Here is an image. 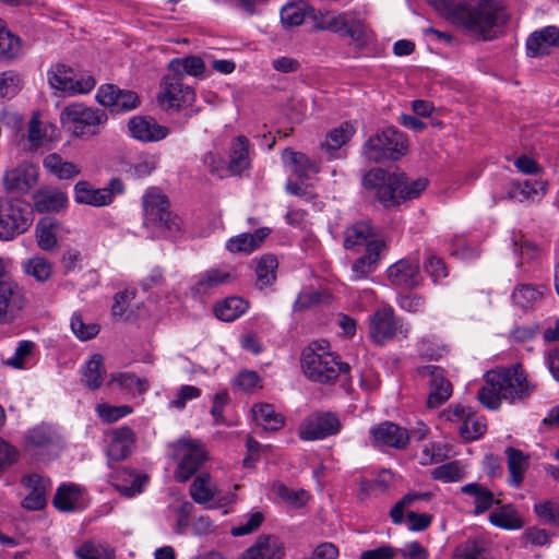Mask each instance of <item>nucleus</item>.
Instances as JSON below:
<instances>
[{"label": "nucleus", "mask_w": 559, "mask_h": 559, "mask_svg": "<svg viewBox=\"0 0 559 559\" xmlns=\"http://www.w3.org/2000/svg\"><path fill=\"white\" fill-rule=\"evenodd\" d=\"M429 4L442 17L483 40L499 37L510 19L498 0H429Z\"/></svg>", "instance_id": "1"}, {"label": "nucleus", "mask_w": 559, "mask_h": 559, "mask_svg": "<svg viewBox=\"0 0 559 559\" xmlns=\"http://www.w3.org/2000/svg\"><path fill=\"white\" fill-rule=\"evenodd\" d=\"M485 381L486 385L479 389L477 397L489 409H498L501 400L513 403L530 396L535 390L520 365L487 371Z\"/></svg>", "instance_id": "2"}, {"label": "nucleus", "mask_w": 559, "mask_h": 559, "mask_svg": "<svg viewBox=\"0 0 559 559\" xmlns=\"http://www.w3.org/2000/svg\"><path fill=\"white\" fill-rule=\"evenodd\" d=\"M362 187L385 207H391L399 205L401 201L418 198L426 189L427 180L419 178L411 181L404 173L391 174L374 168L364 176Z\"/></svg>", "instance_id": "3"}, {"label": "nucleus", "mask_w": 559, "mask_h": 559, "mask_svg": "<svg viewBox=\"0 0 559 559\" xmlns=\"http://www.w3.org/2000/svg\"><path fill=\"white\" fill-rule=\"evenodd\" d=\"M144 225L155 234L174 238L181 231V218L169 210L168 198L158 189H148L142 199Z\"/></svg>", "instance_id": "4"}, {"label": "nucleus", "mask_w": 559, "mask_h": 559, "mask_svg": "<svg viewBox=\"0 0 559 559\" xmlns=\"http://www.w3.org/2000/svg\"><path fill=\"white\" fill-rule=\"evenodd\" d=\"M301 367L308 379L319 383H329L349 370V366L338 361L336 356L312 345L302 350Z\"/></svg>", "instance_id": "5"}, {"label": "nucleus", "mask_w": 559, "mask_h": 559, "mask_svg": "<svg viewBox=\"0 0 559 559\" xmlns=\"http://www.w3.org/2000/svg\"><path fill=\"white\" fill-rule=\"evenodd\" d=\"M34 221L31 205L19 198H0V240L26 233Z\"/></svg>", "instance_id": "6"}, {"label": "nucleus", "mask_w": 559, "mask_h": 559, "mask_svg": "<svg viewBox=\"0 0 559 559\" xmlns=\"http://www.w3.org/2000/svg\"><path fill=\"white\" fill-rule=\"evenodd\" d=\"M407 153V140L395 128H386L364 144V155L370 162L397 160Z\"/></svg>", "instance_id": "7"}, {"label": "nucleus", "mask_w": 559, "mask_h": 559, "mask_svg": "<svg viewBox=\"0 0 559 559\" xmlns=\"http://www.w3.org/2000/svg\"><path fill=\"white\" fill-rule=\"evenodd\" d=\"M61 120L75 136L91 138L98 134L100 127L107 121V115L102 109L75 103L62 110Z\"/></svg>", "instance_id": "8"}, {"label": "nucleus", "mask_w": 559, "mask_h": 559, "mask_svg": "<svg viewBox=\"0 0 559 559\" xmlns=\"http://www.w3.org/2000/svg\"><path fill=\"white\" fill-rule=\"evenodd\" d=\"M156 100L165 111H179L193 104L195 93L180 76L170 73L163 76Z\"/></svg>", "instance_id": "9"}, {"label": "nucleus", "mask_w": 559, "mask_h": 559, "mask_svg": "<svg viewBox=\"0 0 559 559\" xmlns=\"http://www.w3.org/2000/svg\"><path fill=\"white\" fill-rule=\"evenodd\" d=\"M409 332L391 307H382L369 317V336L374 344L383 345L399 335L407 337Z\"/></svg>", "instance_id": "10"}, {"label": "nucleus", "mask_w": 559, "mask_h": 559, "mask_svg": "<svg viewBox=\"0 0 559 559\" xmlns=\"http://www.w3.org/2000/svg\"><path fill=\"white\" fill-rule=\"evenodd\" d=\"M429 492H409L397 501L390 511V516L394 524H402L404 515L407 522V528L413 532H421L428 528L432 522V515L427 513H417L411 510L418 501L429 500Z\"/></svg>", "instance_id": "11"}, {"label": "nucleus", "mask_w": 559, "mask_h": 559, "mask_svg": "<svg viewBox=\"0 0 559 559\" xmlns=\"http://www.w3.org/2000/svg\"><path fill=\"white\" fill-rule=\"evenodd\" d=\"M317 23L320 29L348 36L357 43H364L368 39L369 29L367 25L361 20L356 19L350 12L338 14L320 13Z\"/></svg>", "instance_id": "12"}, {"label": "nucleus", "mask_w": 559, "mask_h": 559, "mask_svg": "<svg viewBox=\"0 0 559 559\" xmlns=\"http://www.w3.org/2000/svg\"><path fill=\"white\" fill-rule=\"evenodd\" d=\"M48 82L52 88L68 95L86 94L96 85L92 75L76 74L64 64H58L55 70L48 73Z\"/></svg>", "instance_id": "13"}, {"label": "nucleus", "mask_w": 559, "mask_h": 559, "mask_svg": "<svg viewBox=\"0 0 559 559\" xmlns=\"http://www.w3.org/2000/svg\"><path fill=\"white\" fill-rule=\"evenodd\" d=\"M341 421L336 414L317 412L306 417L299 426L298 435L301 440H321L334 436L341 430Z\"/></svg>", "instance_id": "14"}, {"label": "nucleus", "mask_w": 559, "mask_h": 559, "mask_svg": "<svg viewBox=\"0 0 559 559\" xmlns=\"http://www.w3.org/2000/svg\"><path fill=\"white\" fill-rule=\"evenodd\" d=\"M176 449L181 460L175 471V478L180 483H186L198 472L207 455L198 441L185 438L177 441Z\"/></svg>", "instance_id": "15"}, {"label": "nucleus", "mask_w": 559, "mask_h": 559, "mask_svg": "<svg viewBox=\"0 0 559 559\" xmlns=\"http://www.w3.org/2000/svg\"><path fill=\"white\" fill-rule=\"evenodd\" d=\"M419 374L428 380L429 395L427 405L437 408L452 395V384L447 379L444 370L438 366L427 365L418 369Z\"/></svg>", "instance_id": "16"}, {"label": "nucleus", "mask_w": 559, "mask_h": 559, "mask_svg": "<svg viewBox=\"0 0 559 559\" xmlns=\"http://www.w3.org/2000/svg\"><path fill=\"white\" fill-rule=\"evenodd\" d=\"M25 304L24 293L16 283L0 281V324L13 322Z\"/></svg>", "instance_id": "17"}, {"label": "nucleus", "mask_w": 559, "mask_h": 559, "mask_svg": "<svg viewBox=\"0 0 559 559\" xmlns=\"http://www.w3.org/2000/svg\"><path fill=\"white\" fill-rule=\"evenodd\" d=\"M372 444L374 447H388L405 449L409 442V433L405 428L392 421H383L370 429Z\"/></svg>", "instance_id": "18"}, {"label": "nucleus", "mask_w": 559, "mask_h": 559, "mask_svg": "<svg viewBox=\"0 0 559 559\" xmlns=\"http://www.w3.org/2000/svg\"><path fill=\"white\" fill-rule=\"evenodd\" d=\"M37 168L28 163H23L5 171L3 185L8 192L25 193L37 182Z\"/></svg>", "instance_id": "19"}, {"label": "nucleus", "mask_w": 559, "mask_h": 559, "mask_svg": "<svg viewBox=\"0 0 559 559\" xmlns=\"http://www.w3.org/2000/svg\"><path fill=\"white\" fill-rule=\"evenodd\" d=\"M21 484L28 490L22 501V507L32 511L43 509L46 506V497L50 488L49 479L34 473L23 477Z\"/></svg>", "instance_id": "20"}, {"label": "nucleus", "mask_w": 559, "mask_h": 559, "mask_svg": "<svg viewBox=\"0 0 559 559\" xmlns=\"http://www.w3.org/2000/svg\"><path fill=\"white\" fill-rule=\"evenodd\" d=\"M131 135L141 142H158L170 133L169 128L157 123L153 118L136 116L128 123Z\"/></svg>", "instance_id": "21"}, {"label": "nucleus", "mask_w": 559, "mask_h": 559, "mask_svg": "<svg viewBox=\"0 0 559 559\" xmlns=\"http://www.w3.org/2000/svg\"><path fill=\"white\" fill-rule=\"evenodd\" d=\"M391 284L400 287H415L420 284L419 263L414 259H402L388 269Z\"/></svg>", "instance_id": "22"}, {"label": "nucleus", "mask_w": 559, "mask_h": 559, "mask_svg": "<svg viewBox=\"0 0 559 559\" xmlns=\"http://www.w3.org/2000/svg\"><path fill=\"white\" fill-rule=\"evenodd\" d=\"M285 555L284 544L274 535H261L249 547L241 559H283Z\"/></svg>", "instance_id": "23"}, {"label": "nucleus", "mask_w": 559, "mask_h": 559, "mask_svg": "<svg viewBox=\"0 0 559 559\" xmlns=\"http://www.w3.org/2000/svg\"><path fill=\"white\" fill-rule=\"evenodd\" d=\"M552 47H559V28L556 26H547L536 31L526 40L528 57L535 58L548 55Z\"/></svg>", "instance_id": "24"}, {"label": "nucleus", "mask_w": 559, "mask_h": 559, "mask_svg": "<svg viewBox=\"0 0 559 559\" xmlns=\"http://www.w3.org/2000/svg\"><path fill=\"white\" fill-rule=\"evenodd\" d=\"M230 278V273L226 271L218 269L207 270L195 276L194 282L190 287L191 295L194 298L202 300L203 297L210 295L215 288L228 283Z\"/></svg>", "instance_id": "25"}, {"label": "nucleus", "mask_w": 559, "mask_h": 559, "mask_svg": "<svg viewBox=\"0 0 559 559\" xmlns=\"http://www.w3.org/2000/svg\"><path fill=\"white\" fill-rule=\"evenodd\" d=\"M110 443L107 448V456L111 461H121L127 459L135 442L134 432L127 426L116 428L110 431Z\"/></svg>", "instance_id": "26"}, {"label": "nucleus", "mask_w": 559, "mask_h": 559, "mask_svg": "<svg viewBox=\"0 0 559 559\" xmlns=\"http://www.w3.org/2000/svg\"><path fill=\"white\" fill-rule=\"evenodd\" d=\"M461 491L473 499L475 515H480L493 506H499L500 500L495 498L491 490L478 483H469L461 487Z\"/></svg>", "instance_id": "27"}, {"label": "nucleus", "mask_w": 559, "mask_h": 559, "mask_svg": "<svg viewBox=\"0 0 559 559\" xmlns=\"http://www.w3.org/2000/svg\"><path fill=\"white\" fill-rule=\"evenodd\" d=\"M34 207L39 213L59 212L67 207L68 197L56 188H41L33 197Z\"/></svg>", "instance_id": "28"}, {"label": "nucleus", "mask_w": 559, "mask_h": 559, "mask_svg": "<svg viewBox=\"0 0 559 559\" xmlns=\"http://www.w3.org/2000/svg\"><path fill=\"white\" fill-rule=\"evenodd\" d=\"M384 249V242L380 239H374L368 242L366 253L358 258L352 266V278L361 280L368 276L379 260L380 252Z\"/></svg>", "instance_id": "29"}, {"label": "nucleus", "mask_w": 559, "mask_h": 559, "mask_svg": "<svg viewBox=\"0 0 559 559\" xmlns=\"http://www.w3.org/2000/svg\"><path fill=\"white\" fill-rule=\"evenodd\" d=\"M504 453L509 472V484L518 488L523 483L525 473L530 467V456L512 447L507 448Z\"/></svg>", "instance_id": "30"}, {"label": "nucleus", "mask_w": 559, "mask_h": 559, "mask_svg": "<svg viewBox=\"0 0 559 559\" xmlns=\"http://www.w3.org/2000/svg\"><path fill=\"white\" fill-rule=\"evenodd\" d=\"M147 483V476L136 474L131 469L123 468L118 471L112 477L114 487L124 497H133L143 490Z\"/></svg>", "instance_id": "31"}, {"label": "nucleus", "mask_w": 559, "mask_h": 559, "mask_svg": "<svg viewBox=\"0 0 559 559\" xmlns=\"http://www.w3.org/2000/svg\"><path fill=\"white\" fill-rule=\"evenodd\" d=\"M74 199L78 203L92 206H104L112 202L111 192L107 188L94 189L87 181L75 185Z\"/></svg>", "instance_id": "32"}, {"label": "nucleus", "mask_w": 559, "mask_h": 559, "mask_svg": "<svg viewBox=\"0 0 559 559\" xmlns=\"http://www.w3.org/2000/svg\"><path fill=\"white\" fill-rule=\"evenodd\" d=\"M269 233L267 228H260L253 234H239L227 241L226 249L233 253H251L261 246Z\"/></svg>", "instance_id": "33"}, {"label": "nucleus", "mask_w": 559, "mask_h": 559, "mask_svg": "<svg viewBox=\"0 0 559 559\" xmlns=\"http://www.w3.org/2000/svg\"><path fill=\"white\" fill-rule=\"evenodd\" d=\"M249 141L246 136H238L231 144L227 170L229 175H240L249 167Z\"/></svg>", "instance_id": "34"}, {"label": "nucleus", "mask_w": 559, "mask_h": 559, "mask_svg": "<svg viewBox=\"0 0 559 559\" xmlns=\"http://www.w3.org/2000/svg\"><path fill=\"white\" fill-rule=\"evenodd\" d=\"M105 377L104 358L102 355L95 354L86 361L81 381L85 388L95 391L102 386Z\"/></svg>", "instance_id": "35"}, {"label": "nucleus", "mask_w": 559, "mask_h": 559, "mask_svg": "<svg viewBox=\"0 0 559 559\" xmlns=\"http://www.w3.org/2000/svg\"><path fill=\"white\" fill-rule=\"evenodd\" d=\"M252 413L255 423L267 431H276L285 423L284 416L277 413L272 404H255L252 407Z\"/></svg>", "instance_id": "36"}, {"label": "nucleus", "mask_w": 559, "mask_h": 559, "mask_svg": "<svg viewBox=\"0 0 559 559\" xmlns=\"http://www.w3.org/2000/svg\"><path fill=\"white\" fill-rule=\"evenodd\" d=\"M489 522L500 528L514 531L523 527L524 523L512 504L498 507L489 514Z\"/></svg>", "instance_id": "37"}, {"label": "nucleus", "mask_w": 559, "mask_h": 559, "mask_svg": "<svg viewBox=\"0 0 559 559\" xmlns=\"http://www.w3.org/2000/svg\"><path fill=\"white\" fill-rule=\"evenodd\" d=\"M82 491L76 485H62L53 497V506L62 512H71L81 508Z\"/></svg>", "instance_id": "38"}, {"label": "nucleus", "mask_w": 559, "mask_h": 559, "mask_svg": "<svg viewBox=\"0 0 559 559\" xmlns=\"http://www.w3.org/2000/svg\"><path fill=\"white\" fill-rule=\"evenodd\" d=\"M217 495V488L207 473L198 475L190 486V496L198 504H206Z\"/></svg>", "instance_id": "39"}, {"label": "nucleus", "mask_w": 559, "mask_h": 559, "mask_svg": "<svg viewBox=\"0 0 559 559\" xmlns=\"http://www.w3.org/2000/svg\"><path fill=\"white\" fill-rule=\"evenodd\" d=\"M45 168L61 180L72 179L80 175L78 165L66 162L59 154L52 153L44 158Z\"/></svg>", "instance_id": "40"}, {"label": "nucleus", "mask_w": 559, "mask_h": 559, "mask_svg": "<svg viewBox=\"0 0 559 559\" xmlns=\"http://www.w3.org/2000/svg\"><path fill=\"white\" fill-rule=\"evenodd\" d=\"M372 236V227L369 222H357L348 226L344 231V248L354 249L357 246L367 245ZM373 239H371L372 241Z\"/></svg>", "instance_id": "41"}, {"label": "nucleus", "mask_w": 559, "mask_h": 559, "mask_svg": "<svg viewBox=\"0 0 559 559\" xmlns=\"http://www.w3.org/2000/svg\"><path fill=\"white\" fill-rule=\"evenodd\" d=\"M249 308L247 300L240 297H228L215 306V316L226 322H231L241 317Z\"/></svg>", "instance_id": "42"}, {"label": "nucleus", "mask_w": 559, "mask_h": 559, "mask_svg": "<svg viewBox=\"0 0 559 559\" xmlns=\"http://www.w3.org/2000/svg\"><path fill=\"white\" fill-rule=\"evenodd\" d=\"M56 441V433L50 426L38 425L29 429L24 439L26 450L32 449H46L53 444Z\"/></svg>", "instance_id": "43"}, {"label": "nucleus", "mask_w": 559, "mask_h": 559, "mask_svg": "<svg viewBox=\"0 0 559 559\" xmlns=\"http://www.w3.org/2000/svg\"><path fill=\"white\" fill-rule=\"evenodd\" d=\"M168 70L171 71V74L178 75L182 80L185 74L192 76L203 74L205 64L202 58L197 56L175 58L168 63Z\"/></svg>", "instance_id": "44"}, {"label": "nucleus", "mask_w": 559, "mask_h": 559, "mask_svg": "<svg viewBox=\"0 0 559 559\" xmlns=\"http://www.w3.org/2000/svg\"><path fill=\"white\" fill-rule=\"evenodd\" d=\"M547 183L542 180L530 181L525 180L524 182H512L511 189L508 192V198L511 200H518L519 202H524L528 200H533L534 195L540 193L544 195L546 193Z\"/></svg>", "instance_id": "45"}, {"label": "nucleus", "mask_w": 559, "mask_h": 559, "mask_svg": "<svg viewBox=\"0 0 559 559\" xmlns=\"http://www.w3.org/2000/svg\"><path fill=\"white\" fill-rule=\"evenodd\" d=\"M354 132L355 130L349 123H344L333 129L328 133L322 148L325 150L331 157H340L337 152L353 136Z\"/></svg>", "instance_id": "46"}, {"label": "nucleus", "mask_w": 559, "mask_h": 559, "mask_svg": "<svg viewBox=\"0 0 559 559\" xmlns=\"http://www.w3.org/2000/svg\"><path fill=\"white\" fill-rule=\"evenodd\" d=\"M283 159L294 167V171L300 178H307L310 174L319 173L318 165L304 153L287 148L283 153Z\"/></svg>", "instance_id": "47"}, {"label": "nucleus", "mask_w": 559, "mask_h": 559, "mask_svg": "<svg viewBox=\"0 0 559 559\" xmlns=\"http://www.w3.org/2000/svg\"><path fill=\"white\" fill-rule=\"evenodd\" d=\"M59 222L52 217L41 218L36 226L37 243L43 250H50L57 243L55 229L59 227Z\"/></svg>", "instance_id": "48"}, {"label": "nucleus", "mask_w": 559, "mask_h": 559, "mask_svg": "<svg viewBox=\"0 0 559 559\" xmlns=\"http://www.w3.org/2000/svg\"><path fill=\"white\" fill-rule=\"evenodd\" d=\"M75 555L80 559H115L114 549L104 543L88 540L75 549Z\"/></svg>", "instance_id": "49"}, {"label": "nucleus", "mask_w": 559, "mask_h": 559, "mask_svg": "<svg viewBox=\"0 0 559 559\" xmlns=\"http://www.w3.org/2000/svg\"><path fill=\"white\" fill-rule=\"evenodd\" d=\"M277 260L273 255H263L255 267L257 273V286L263 289L271 286L275 280V271L277 269Z\"/></svg>", "instance_id": "50"}, {"label": "nucleus", "mask_w": 559, "mask_h": 559, "mask_svg": "<svg viewBox=\"0 0 559 559\" xmlns=\"http://www.w3.org/2000/svg\"><path fill=\"white\" fill-rule=\"evenodd\" d=\"M21 52V40L0 20V59L11 60Z\"/></svg>", "instance_id": "51"}, {"label": "nucleus", "mask_w": 559, "mask_h": 559, "mask_svg": "<svg viewBox=\"0 0 559 559\" xmlns=\"http://www.w3.org/2000/svg\"><path fill=\"white\" fill-rule=\"evenodd\" d=\"M543 297V293L531 284H520L512 293L514 305L522 309H528Z\"/></svg>", "instance_id": "52"}, {"label": "nucleus", "mask_w": 559, "mask_h": 559, "mask_svg": "<svg viewBox=\"0 0 559 559\" xmlns=\"http://www.w3.org/2000/svg\"><path fill=\"white\" fill-rule=\"evenodd\" d=\"M308 5L304 1L287 3L281 10V20L284 25L298 26L307 15Z\"/></svg>", "instance_id": "53"}, {"label": "nucleus", "mask_w": 559, "mask_h": 559, "mask_svg": "<svg viewBox=\"0 0 559 559\" xmlns=\"http://www.w3.org/2000/svg\"><path fill=\"white\" fill-rule=\"evenodd\" d=\"M35 344L32 341H21L15 348L14 355L4 365L14 369H24L29 364L34 354Z\"/></svg>", "instance_id": "54"}, {"label": "nucleus", "mask_w": 559, "mask_h": 559, "mask_svg": "<svg viewBox=\"0 0 559 559\" xmlns=\"http://www.w3.org/2000/svg\"><path fill=\"white\" fill-rule=\"evenodd\" d=\"M431 475L443 483H455L464 478L465 471L460 462L452 461L436 467Z\"/></svg>", "instance_id": "55"}, {"label": "nucleus", "mask_w": 559, "mask_h": 559, "mask_svg": "<svg viewBox=\"0 0 559 559\" xmlns=\"http://www.w3.org/2000/svg\"><path fill=\"white\" fill-rule=\"evenodd\" d=\"M110 383H116L122 389L135 390L139 393H144L148 390V382L145 379L136 377L132 372H118L111 376Z\"/></svg>", "instance_id": "56"}, {"label": "nucleus", "mask_w": 559, "mask_h": 559, "mask_svg": "<svg viewBox=\"0 0 559 559\" xmlns=\"http://www.w3.org/2000/svg\"><path fill=\"white\" fill-rule=\"evenodd\" d=\"M485 544L483 540L468 539L454 550V559H484Z\"/></svg>", "instance_id": "57"}, {"label": "nucleus", "mask_w": 559, "mask_h": 559, "mask_svg": "<svg viewBox=\"0 0 559 559\" xmlns=\"http://www.w3.org/2000/svg\"><path fill=\"white\" fill-rule=\"evenodd\" d=\"M132 408L128 405L112 406L108 404H99L96 406L98 417L107 424L115 423L120 418L131 414Z\"/></svg>", "instance_id": "58"}, {"label": "nucleus", "mask_w": 559, "mask_h": 559, "mask_svg": "<svg viewBox=\"0 0 559 559\" xmlns=\"http://www.w3.org/2000/svg\"><path fill=\"white\" fill-rule=\"evenodd\" d=\"M264 521L262 512L257 511L247 516L243 522L233 526L230 533L233 536H245L255 532Z\"/></svg>", "instance_id": "59"}, {"label": "nucleus", "mask_w": 559, "mask_h": 559, "mask_svg": "<svg viewBox=\"0 0 559 559\" xmlns=\"http://www.w3.org/2000/svg\"><path fill=\"white\" fill-rule=\"evenodd\" d=\"M71 330L82 341L95 337L99 332V326L95 323H84L80 314H73L71 318Z\"/></svg>", "instance_id": "60"}, {"label": "nucleus", "mask_w": 559, "mask_h": 559, "mask_svg": "<svg viewBox=\"0 0 559 559\" xmlns=\"http://www.w3.org/2000/svg\"><path fill=\"white\" fill-rule=\"evenodd\" d=\"M459 431L465 440H475L486 432V425L471 415L461 423Z\"/></svg>", "instance_id": "61"}, {"label": "nucleus", "mask_w": 559, "mask_h": 559, "mask_svg": "<svg viewBox=\"0 0 559 559\" xmlns=\"http://www.w3.org/2000/svg\"><path fill=\"white\" fill-rule=\"evenodd\" d=\"M25 271L37 281L44 282L51 275V265L44 258H33L26 263Z\"/></svg>", "instance_id": "62"}, {"label": "nucleus", "mask_w": 559, "mask_h": 559, "mask_svg": "<svg viewBox=\"0 0 559 559\" xmlns=\"http://www.w3.org/2000/svg\"><path fill=\"white\" fill-rule=\"evenodd\" d=\"M449 455V449L441 443L426 445L421 452L420 463L424 465L439 463Z\"/></svg>", "instance_id": "63"}, {"label": "nucleus", "mask_w": 559, "mask_h": 559, "mask_svg": "<svg viewBox=\"0 0 559 559\" xmlns=\"http://www.w3.org/2000/svg\"><path fill=\"white\" fill-rule=\"evenodd\" d=\"M277 495L280 498H282L285 502H287L289 506L294 508L304 507L309 499V495L306 490H292L284 485L278 486Z\"/></svg>", "instance_id": "64"}]
</instances>
